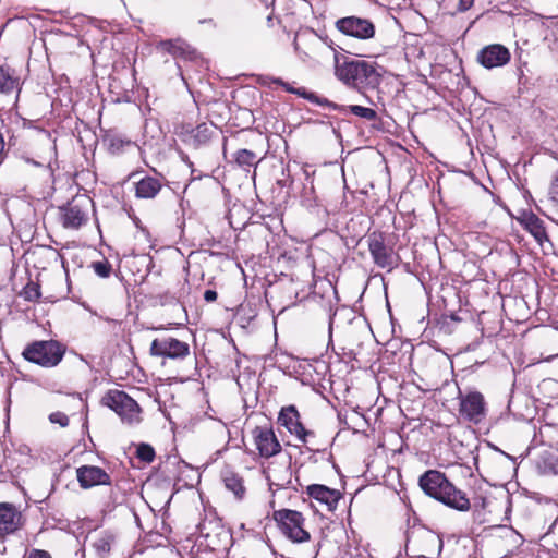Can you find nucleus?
<instances>
[{
	"label": "nucleus",
	"mask_w": 558,
	"mask_h": 558,
	"mask_svg": "<svg viewBox=\"0 0 558 558\" xmlns=\"http://www.w3.org/2000/svg\"><path fill=\"white\" fill-rule=\"evenodd\" d=\"M418 485L429 497L458 511H468L470 500L466 494L458 489L444 473L428 470L420 476Z\"/></svg>",
	"instance_id": "f257e3e1"
},
{
	"label": "nucleus",
	"mask_w": 558,
	"mask_h": 558,
	"mask_svg": "<svg viewBox=\"0 0 558 558\" xmlns=\"http://www.w3.org/2000/svg\"><path fill=\"white\" fill-rule=\"evenodd\" d=\"M337 75L344 84L359 90L375 88L381 76L374 63L364 60L345 61L337 68Z\"/></svg>",
	"instance_id": "f03ea898"
},
{
	"label": "nucleus",
	"mask_w": 558,
	"mask_h": 558,
	"mask_svg": "<svg viewBox=\"0 0 558 558\" xmlns=\"http://www.w3.org/2000/svg\"><path fill=\"white\" fill-rule=\"evenodd\" d=\"M65 350V347L57 340H36L24 348L22 356L29 363L52 368L62 361Z\"/></svg>",
	"instance_id": "7ed1b4c3"
},
{
	"label": "nucleus",
	"mask_w": 558,
	"mask_h": 558,
	"mask_svg": "<svg viewBox=\"0 0 558 558\" xmlns=\"http://www.w3.org/2000/svg\"><path fill=\"white\" fill-rule=\"evenodd\" d=\"M102 404L114 411L122 422L130 425L141 422V408L137 402L122 390H109L101 400Z\"/></svg>",
	"instance_id": "20e7f679"
},
{
	"label": "nucleus",
	"mask_w": 558,
	"mask_h": 558,
	"mask_svg": "<svg viewBox=\"0 0 558 558\" xmlns=\"http://www.w3.org/2000/svg\"><path fill=\"white\" fill-rule=\"evenodd\" d=\"M281 533L293 543L308 542L310 533L304 529V517L301 512L291 509H280L274 512Z\"/></svg>",
	"instance_id": "39448f33"
},
{
	"label": "nucleus",
	"mask_w": 558,
	"mask_h": 558,
	"mask_svg": "<svg viewBox=\"0 0 558 558\" xmlns=\"http://www.w3.org/2000/svg\"><path fill=\"white\" fill-rule=\"evenodd\" d=\"M459 415L468 422L478 424L487 414V404L484 396L480 391L459 390Z\"/></svg>",
	"instance_id": "423d86ee"
},
{
	"label": "nucleus",
	"mask_w": 558,
	"mask_h": 558,
	"mask_svg": "<svg viewBox=\"0 0 558 558\" xmlns=\"http://www.w3.org/2000/svg\"><path fill=\"white\" fill-rule=\"evenodd\" d=\"M92 203L86 196H76L65 206L60 207L61 223L65 229H80L88 220V206Z\"/></svg>",
	"instance_id": "0eeeda50"
},
{
	"label": "nucleus",
	"mask_w": 558,
	"mask_h": 558,
	"mask_svg": "<svg viewBox=\"0 0 558 558\" xmlns=\"http://www.w3.org/2000/svg\"><path fill=\"white\" fill-rule=\"evenodd\" d=\"M368 251L375 265L380 268H392L397 264L393 247L386 243V235L374 231L366 238Z\"/></svg>",
	"instance_id": "6e6552de"
},
{
	"label": "nucleus",
	"mask_w": 558,
	"mask_h": 558,
	"mask_svg": "<svg viewBox=\"0 0 558 558\" xmlns=\"http://www.w3.org/2000/svg\"><path fill=\"white\" fill-rule=\"evenodd\" d=\"M149 353L151 356L182 360L190 354V345L173 337L154 339Z\"/></svg>",
	"instance_id": "1a4fd4ad"
},
{
	"label": "nucleus",
	"mask_w": 558,
	"mask_h": 558,
	"mask_svg": "<svg viewBox=\"0 0 558 558\" xmlns=\"http://www.w3.org/2000/svg\"><path fill=\"white\" fill-rule=\"evenodd\" d=\"M336 26L342 34L359 39H369L375 35V26L367 19L347 16L338 20Z\"/></svg>",
	"instance_id": "9d476101"
},
{
	"label": "nucleus",
	"mask_w": 558,
	"mask_h": 558,
	"mask_svg": "<svg viewBox=\"0 0 558 558\" xmlns=\"http://www.w3.org/2000/svg\"><path fill=\"white\" fill-rule=\"evenodd\" d=\"M254 444L262 458H271L281 451V445L271 427L256 426L252 430Z\"/></svg>",
	"instance_id": "9b49d317"
},
{
	"label": "nucleus",
	"mask_w": 558,
	"mask_h": 558,
	"mask_svg": "<svg viewBox=\"0 0 558 558\" xmlns=\"http://www.w3.org/2000/svg\"><path fill=\"white\" fill-rule=\"evenodd\" d=\"M278 423L286 427L290 434L295 435L303 444H306L308 436H314L312 430H307L303 426L300 413L294 405H287L280 410Z\"/></svg>",
	"instance_id": "f8f14e48"
},
{
	"label": "nucleus",
	"mask_w": 558,
	"mask_h": 558,
	"mask_svg": "<svg viewBox=\"0 0 558 558\" xmlns=\"http://www.w3.org/2000/svg\"><path fill=\"white\" fill-rule=\"evenodd\" d=\"M510 58L509 49L500 44L488 45L477 53V61L486 69L504 66Z\"/></svg>",
	"instance_id": "ddd939ff"
},
{
	"label": "nucleus",
	"mask_w": 558,
	"mask_h": 558,
	"mask_svg": "<svg viewBox=\"0 0 558 558\" xmlns=\"http://www.w3.org/2000/svg\"><path fill=\"white\" fill-rule=\"evenodd\" d=\"M76 478L80 486L84 489L111 484L110 475L104 469L95 465H82L77 468Z\"/></svg>",
	"instance_id": "4468645a"
},
{
	"label": "nucleus",
	"mask_w": 558,
	"mask_h": 558,
	"mask_svg": "<svg viewBox=\"0 0 558 558\" xmlns=\"http://www.w3.org/2000/svg\"><path fill=\"white\" fill-rule=\"evenodd\" d=\"M306 494L310 498L325 507L329 512L336 510L342 495L338 489L330 488L320 484H312L306 487Z\"/></svg>",
	"instance_id": "2eb2a0df"
},
{
	"label": "nucleus",
	"mask_w": 558,
	"mask_h": 558,
	"mask_svg": "<svg viewBox=\"0 0 558 558\" xmlns=\"http://www.w3.org/2000/svg\"><path fill=\"white\" fill-rule=\"evenodd\" d=\"M156 48L177 59L192 61L198 57L197 51L181 38L161 40L157 44Z\"/></svg>",
	"instance_id": "dca6fc26"
},
{
	"label": "nucleus",
	"mask_w": 558,
	"mask_h": 558,
	"mask_svg": "<svg viewBox=\"0 0 558 558\" xmlns=\"http://www.w3.org/2000/svg\"><path fill=\"white\" fill-rule=\"evenodd\" d=\"M162 175H144L134 183V194L138 199H154L163 189Z\"/></svg>",
	"instance_id": "f3484780"
},
{
	"label": "nucleus",
	"mask_w": 558,
	"mask_h": 558,
	"mask_svg": "<svg viewBox=\"0 0 558 558\" xmlns=\"http://www.w3.org/2000/svg\"><path fill=\"white\" fill-rule=\"evenodd\" d=\"M21 512L8 502L0 504V536L14 533L21 525Z\"/></svg>",
	"instance_id": "a211bd4d"
},
{
	"label": "nucleus",
	"mask_w": 558,
	"mask_h": 558,
	"mask_svg": "<svg viewBox=\"0 0 558 558\" xmlns=\"http://www.w3.org/2000/svg\"><path fill=\"white\" fill-rule=\"evenodd\" d=\"M275 83L284 87V89L291 94L298 95L301 98L306 99L307 101L315 104L317 106L327 107L329 109H340L336 106V102L330 101L329 99L318 96L314 92L307 90L305 87H291L288 83H284L281 78L275 80Z\"/></svg>",
	"instance_id": "6ab92c4d"
},
{
	"label": "nucleus",
	"mask_w": 558,
	"mask_h": 558,
	"mask_svg": "<svg viewBox=\"0 0 558 558\" xmlns=\"http://www.w3.org/2000/svg\"><path fill=\"white\" fill-rule=\"evenodd\" d=\"M225 487L233 493L236 499L242 500L245 496L246 488L243 477L230 469H225L221 473Z\"/></svg>",
	"instance_id": "aec40b11"
},
{
	"label": "nucleus",
	"mask_w": 558,
	"mask_h": 558,
	"mask_svg": "<svg viewBox=\"0 0 558 558\" xmlns=\"http://www.w3.org/2000/svg\"><path fill=\"white\" fill-rule=\"evenodd\" d=\"M14 92H20L19 78L13 75L9 68L0 65V94L8 96Z\"/></svg>",
	"instance_id": "412c9836"
},
{
	"label": "nucleus",
	"mask_w": 558,
	"mask_h": 558,
	"mask_svg": "<svg viewBox=\"0 0 558 558\" xmlns=\"http://www.w3.org/2000/svg\"><path fill=\"white\" fill-rule=\"evenodd\" d=\"M336 106L340 108V109H335L336 111H339V112L349 111L350 113H352L363 120L371 121V122L378 120L377 112L372 108H367V107H363V106H359V105L344 106V105L336 104Z\"/></svg>",
	"instance_id": "4be33fe9"
},
{
	"label": "nucleus",
	"mask_w": 558,
	"mask_h": 558,
	"mask_svg": "<svg viewBox=\"0 0 558 558\" xmlns=\"http://www.w3.org/2000/svg\"><path fill=\"white\" fill-rule=\"evenodd\" d=\"M104 143L108 146L112 154H119L126 146H131L133 144L130 140H126L122 135L114 132L107 133L104 137Z\"/></svg>",
	"instance_id": "5701e85b"
},
{
	"label": "nucleus",
	"mask_w": 558,
	"mask_h": 558,
	"mask_svg": "<svg viewBox=\"0 0 558 558\" xmlns=\"http://www.w3.org/2000/svg\"><path fill=\"white\" fill-rule=\"evenodd\" d=\"M234 160L236 165L241 168H252L256 167L260 161L256 153L248 149H239L234 153Z\"/></svg>",
	"instance_id": "b1692460"
},
{
	"label": "nucleus",
	"mask_w": 558,
	"mask_h": 558,
	"mask_svg": "<svg viewBox=\"0 0 558 558\" xmlns=\"http://www.w3.org/2000/svg\"><path fill=\"white\" fill-rule=\"evenodd\" d=\"M526 227L536 240L542 241L543 238H546V230L543 226V221L535 215H531L526 219Z\"/></svg>",
	"instance_id": "393cba45"
},
{
	"label": "nucleus",
	"mask_w": 558,
	"mask_h": 558,
	"mask_svg": "<svg viewBox=\"0 0 558 558\" xmlns=\"http://www.w3.org/2000/svg\"><path fill=\"white\" fill-rule=\"evenodd\" d=\"M29 168H34L36 170V172H46L47 171L45 163H43L40 161H36L28 157H22L21 165L19 166L20 171L23 173H27Z\"/></svg>",
	"instance_id": "a878e982"
},
{
	"label": "nucleus",
	"mask_w": 558,
	"mask_h": 558,
	"mask_svg": "<svg viewBox=\"0 0 558 558\" xmlns=\"http://www.w3.org/2000/svg\"><path fill=\"white\" fill-rule=\"evenodd\" d=\"M136 457L146 463H150L155 459V450L148 444H141L136 449Z\"/></svg>",
	"instance_id": "bb28decb"
},
{
	"label": "nucleus",
	"mask_w": 558,
	"mask_h": 558,
	"mask_svg": "<svg viewBox=\"0 0 558 558\" xmlns=\"http://www.w3.org/2000/svg\"><path fill=\"white\" fill-rule=\"evenodd\" d=\"M22 296L26 301H37L40 298V288L39 284L29 281L22 291Z\"/></svg>",
	"instance_id": "cd10ccee"
},
{
	"label": "nucleus",
	"mask_w": 558,
	"mask_h": 558,
	"mask_svg": "<svg viewBox=\"0 0 558 558\" xmlns=\"http://www.w3.org/2000/svg\"><path fill=\"white\" fill-rule=\"evenodd\" d=\"M90 267L97 276L100 278H108L111 274L112 267L106 259L99 262H93Z\"/></svg>",
	"instance_id": "c85d7f7f"
},
{
	"label": "nucleus",
	"mask_w": 558,
	"mask_h": 558,
	"mask_svg": "<svg viewBox=\"0 0 558 558\" xmlns=\"http://www.w3.org/2000/svg\"><path fill=\"white\" fill-rule=\"evenodd\" d=\"M49 421L53 424H59L61 427H66L69 425V417L63 412H53L49 415Z\"/></svg>",
	"instance_id": "c756f323"
},
{
	"label": "nucleus",
	"mask_w": 558,
	"mask_h": 558,
	"mask_svg": "<svg viewBox=\"0 0 558 558\" xmlns=\"http://www.w3.org/2000/svg\"><path fill=\"white\" fill-rule=\"evenodd\" d=\"M23 558H51V555L46 550L33 548L26 550Z\"/></svg>",
	"instance_id": "7c9ffc66"
},
{
	"label": "nucleus",
	"mask_w": 558,
	"mask_h": 558,
	"mask_svg": "<svg viewBox=\"0 0 558 558\" xmlns=\"http://www.w3.org/2000/svg\"><path fill=\"white\" fill-rule=\"evenodd\" d=\"M94 547L97 553L101 556L107 555L110 551V544L108 541L101 538L94 543Z\"/></svg>",
	"instance_id": "2f4dec72"
},
{
	"label": "nucleus",
	"mask_w": 558,
	"mask_h": 558,
	"mask_svg": "<svg viewBox=\"0 0 558 558\" xmlns=\"http://www.w3.org/2000/svg\"><path fill=\"white\" fill-rule=\"evenodd\" d=\"M474 3V0H459L458 9L461 12L468 11Z\"/></svg>",
	"instance_id": "473e14b6"
},
{
	"label": "nucleus",
	"mask_w": 558,
	"mask_h": 558,
	"mask_svg": "<svg viewBox=\"0 0 558 558\" xmlns=\"http://www.w3.org/2000/svg\"><path fill=\"white\" fill-rule=\"evenodd\" d=\"M217 292L215 290H206L204 292V299L206 302H214L217 300Z\"/></svg>",
	"instance_id": "72a5a7b5"
},
{
	"label": "nucleus",
	"mask_w": 558,
	"mask_h": 558,
	"mask_svg": "<svg viewBox=\"0 0 558 558\" xmlns=\"http://www.w3.org/2000/svg\"><path fill=\"white\" fill-rule=\"evenodd\" d=\"M425 539H426L427 543H432V544H435V543L438 542V538L435 535L430 534V533H426L425 534Z\"/></svg>",
	"instance_id": "f704fd0d"
},
{
	"label": "nucleus",
	"mask_w": 558,
	"mask_h": 558,
	"mask_svg": "<svg viewBox=\"0 0 558 558\" xmlns=\"http://www.w3.org/2000/svg\"><path fill=\"white\" fill-rule=\"evenodd\" d=\"M202 129H204V131H206V130H207V128H206L205 125H199V126H197V134H196V137H198V136H199V134H201V132H202Z\"/></svg>",
	"instance_id": "c9c22d12"
},
{
	"label": "nucleus",
	"mask_w": 558,
	"mask_h": 558,
	"mask_svg": "<svg viewBox=\"0 0 558 558\" xmlns=\"http://www.w3.org/2000/svg\"><path fill=\"white\" fill-rule=\"evenodd\" d=\"M199 23H213V19L201 20Z\"/></svg>",
	"instance_id": "e433bc0d"
},
{
	"label": "nucleus",
	"mask_w": 558,
	"mask_h": 558,
	"mask_svg": "<svg viewBox=\"0 0 558 558\" xmlns=\"http://www.w3.org/2000/svg\"><path fill=\"white\" fill-rule=\"evenodd\" d=\"M554 473H558V462H557V468H554Z\"/></svg>",
	"instance_id": "4c0bfd02"
}]
</instances>
